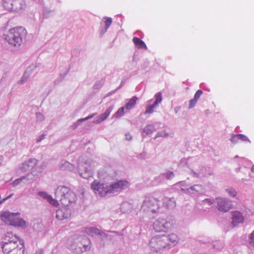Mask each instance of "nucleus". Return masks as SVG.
Masks as SVG:
<instances>
[{
	"instance_id": "1",
	"label": "nucleus",
	"mask_w": 254,
	"mask_h": 254,
	"mask_svg": "<svg viewBox=\"0 0 254 254\" xmlns=\"http://www.w3.org/2000/svg\"><path fill=\"white\" fill-rule=\"evenodd\" d=\"M129 183L126 180H121L112 183H102L95 180L91 184V188L96 194L100 197H106L117 195L129 188Z\"/></svg>"
},
{
	"instance_id": "2",
	"label": "nucleus",
	"mask_w": 254,
	"mask_h": 254,
	"mask_svg": "<svg viewBox=\"0 0 254 254\" xmlns=\"http://www.w3.org/2000/svg\"><path fill=\"white\" fill-rule=\"evenodd\" d=\"M179 242L178 236L175 234L169 235H158L151 238L149 245L151 251L160 254L164 250L176 245Z\"/></svg>"
},
{
	"instance_id": "3",
	"label": "nucleus",
	"mask_w": 254,
	"mask_h": 254,
	"mask_svg": "<svg viewBox=\"0 0 254 254\" xmlns=\"http://www.w3.org/2000/svg\"><path fill=\"white\" fill-rule=\"evenodd\" d=\"M55 196L64 206L72 207L75 204L77 200L75 193L66 186L58 187L55 190Z\"/></svg>"
},
{
	"instance_id": "4",
	"label": "nucleus",
	"mask_w": 254,
	"mask_h": 254,
	"mask_svg": "<svg viewBox=\"0 0 254 254\" xmlns=\"http://www.w3.org/2000/svg\"><path fill=\"white\" fill-rule=\"evenodd\" d=\"M90 241L86 236L75 235L68 239L69 249L73 253L81 254L90 250Z\"/></svg>"
},
{
	"instance_id": "5",
	"label": "nucleus",
	"mask_w": 254,
	"mask_h": 254,
	"mask_svg": "<svg viewBox=\"0 0 254 254\" xmlns=\"http://www.w3.org/2000/svg\"><path fill=\"white\" fill-rule=\"evenodd\" d=\"M24 32V29L21 27L12 28L5 34V39L11 46L18 47L22 43V34Z\"/></svg>"
},
{
	"instance_id": "6",
	"label": "nucleus",
	"mask_w": 254,
	"mask_h": 254,
	"mask_svg": "<svg viewBox=\"0 0 254 254\" xmlns=\"http://www.w3.org/2000/svg\"><path fill=\"white\" fill-rule=\"evenodd\" d=\"M22 241L19 240L18 238L11 233H7L1 244V248L4 254H8L15 248L17 247L18 244L21 243Z\"/></svg>"
},
{
	"instance_id": "7",
	"label": "nucleus",
	"mask_w": 254,
	"mask_h": 254,
	"mask_svg": "<svg viewBox=\"0 0 254 254\" xmlns=\"http://www.w3.org/2000/svg\"><path fill=\"white\" fill-rule=\"evenodd\" d=\"M159 200L153 196H145L141 205L140 210L146 213H157L159 209Z\"/></svg>"
},
{
	"instance_id": "8",
	"label": "nucleus",
	"mask_w": 254,
	"mask_h": 254,
	"mask_svg": "<svg viewBox=\"0 0 254 254\" xmlns=\"http://www.w3.org/2000/svg\"><path fill=\"white\" fill-rule=\"evenodd\" d=\"M78 171L80 176L84 179H89L92 176L93 162L89 160H84L81 157L78 163Z\"/></svg>"
},
{
	"instance_id": "9",
	"label": "nucleus",
	"mask_w": 254,
	"mask_h": 254,
	"mask_svg": "<svg viewBox=\"0 0 254 254\" xmlns=\"http://www.w3.org/2000/svg\"><path fill=\"white\" fill-rule=\"evenodd\" d=\"M1 218L4 222L10 225L19 227H24L26 225V222L18 217V213L6 211L1 215Z\"/></svg>"
},
{
	"instance_id": "10",
	"label": "nucleus",
	"mask_w": 254,
	"mask_h": 254,
	"mask_svg": "<svg viewBox=\"0 0 254 254\" xmlns=\"http://www.w3.org/2000/svg\"><path fill=\"white\" fill-rule=\"evenodd\" d=\"M174 222V221L171 217H159L154 222L153 229L158 232H167L172 229Z\"/></svg>"
},
{
	"instance_id": "11",
	"label": "nucleus",
	"mask_w": 254,
	"mask_h": 254,
	"mask_svg": "<svg viewBox=\"0 0 254 254\" xmlns=\"http://www.w3.org/2000/svg\"><path fill=\"white\" fill-rule=\"evenodd\" d=\"M217 208L222 212H227L231 209L232 204L231 200L227 198L219 197L216 198Z\"/></svg>"
},
{
	"instance_id": "12",
	"label": "nucleus",
	"mask_w": 254,
	"mask_h": 254,
	"mask_svg": "<svg viewBox=\"0 0 254 254\" xmlns=\"http://www.w3.org/2000/svg\"><path fill=\"white\" fill-rule=\"evenodd\" d=\"M70 212L71 210L69 207L63 206L56 211V217L58 219L63 220L68 218L70 215Z\"/></svg>"
},
{
	"instance_id": "13",
	"label": "nucleus",
	"mask_w": 254,
	"mask_h": 254,
	"mask_svg": "<svg viewBox=\"0 0 254 254\" xmlns=\"http://www.w3.org/2000/svg\"><path fill=\"white\" fill-rule=\"evenodd\" d=\"M38 164V160L35 158H30L24 162L20 167L22 172L31 170Z\"/></svg>"
},
{
	"instance_id": "14",
	"label": "nucleus",
	"mask_w": 254,
	"mask_h": 254,
	"mask_svg": "<svg viewBox=\"0 0 254 254\" xmlns=\"http://www.w3.org/2000/svg\"><path fill=\"white\" fill-rule=\"evenodd\" d=\"M155 101L154 103L151 105H147L146 107V110L145 114H151L154 112V108L158 105V104L162 102V98L161 92H158L155 95Z\"/></svg>"
},
{
	"instance_id": "15",
	"label": "nucleus",
	"mask_w": 254,
	"mask_h": 254,
	"mask_svg": "<svg viewBox=\"0 0 254 254\" xmlns=\"http://www.w3.org/2000/svg\"><path fill=\"white\" fill-rule=\"evenodd\" d=\"M182 190L186 193L197 194L203 192V188L201 185H195L188 189L182 188Z\"/></svg>"
},
{
	"instance_id": "16",
	"label": "nucleus",
	"mask_w": 254,
	"mask_h": 254,
	"mask_svg": "<svg viewBox=\"0 0 254 254\" xmlns=\"http://www.w3.org/2000/svg\"><path fill=\"white\" fill-rule=\"evenodd\" d=\"M113 105L109 106L104 113L101 114L95 119L93 123L95 124H99L105 120L109 117L110 113L113 111Z\"/></svg>"
},
{
	"instance_id": "17",
	"label": "nucleus",
	"mask_w": 254,
	"mask_h": 254,
	"mask_svg": "<svg viewBox=\"0 0 254 254\" xmlns=\"http://www.w3.org/2000/svg\"><path fill=\"white\" fill-rule=\"evenodd\" d=\"M38 195L43 199L47 200L49 203L54 206L57 207L59 205L58 200L54 199L51 195L48 194L46 192L39 191Z\"/></svg>"
},
{
	"instance_id": "18",
	"label": "nucleus",
	"mask_w": 254,
	"mask_h": 254,
	"mask_svg": "<svg viewBox=\"0 0 254 254\" xmlns=\"http://www.w3.org/2000/svg\"><path fill=\"white\" fill-rule=\"evenodd\" d=\"M232 224L234 226L243 223L244 221V217L239 211H236L232 212Z\"/></svg>"
},
{
	"instance_id": "19",
	"label": "nucleus",
	"mask_w": 254,
	"mask_h": 254,
	"mask_svg": "<svg viewBox=\"0 0 254 254\" xmlns=\"http://www.w3.org/2000/svg\"><path fill=\"white\" fill-rule=\"evenodd\" d=\"M155 130L156 128L154 124H147L142 129L141 133L142 137H144L146 135L152 133Z\"/></svg>"
},
{
	"instance_id": "20",
	"label": "nucleus",
	"mask_w": 254,
	"mask_h": 254,
	"mask_svg": "<svg viewBox=\"0 0 254 254\" xmlns=\"http://www.w3.org/2000/svg\"><path fill=\"white\" fill-rule=\"evenodd\" d=\"M175 176L174 174L172 171H167L164 173L159 175L158 177L155 178V180L158 182H161L165 178L167 180H171Z\"/></svg>"
},
{
	"instance_id": "21",
	"label": "nucleus",
	"mask_w": 254,
	"mask_h": 254,
	"mask_svg": "<svg viewBox=\"0 0 254 254\" xmlns=\"http://www.w3.org/2000/svg\"><path fill=\"white\" fill-rule=\"evenodd\" d=\"M163 203L168 209H173L176 206V202L174 198L165 197L163 200Z\"/></svg>"
},
{
	"instance_id": "22",
	"label": "nucleus",
	"mask_w": 254,
	"mask_h": 254,
	"mask_svg": "<svg viewBox=\"0 0 254 254\" xmlns=\"http://www.w3.org/2000/svg\"><path fill=\"white\" fill-rule=\"evenodd\" d=\"M132 41L135 45V46L138 49H144L145 50L147 49V47L145 44V43L139 38L134 37L132 39Z\"/></svg>"
},
{
	"instance_id": "23",
	"label": "nucleus",
	"mask_w": 254,
	"mask_h": 254,
	"mask_svg": "<svg viewBox=\"0 0 254 254\" xmlns=\"http://www.w3.org/2000/svg\"><path fill=\"white\" fill-rule=\"evenodd\" d=\"M84 231L88 235L94 237L99 233V230L94 227H86L84 228Z\"/></svg>"
},
{
	"instance_id": "24",
	"label": "nucleus",
	"mask_w": 254,
	"mask_h": 254,
	"mask_svg": "<svg viewBox=\"0 0 254 254\" xmlns=\"http://www.w3.org/2000/svg\"><path fill=\"white\" fill-rule=\"evenodd\" d=\"M120 209L123 213H128L132 209V205L128 202H124L122 203Z\"/></svg>"
},
{
	"instance_id": "25",
	"label": "nucleus",
	"mask_w": 254,
	"mask_h": 254,
	"mask_svg": "<svg viewBox=\"0 0 254 254\" xmlns=\"http://www.w3.org/2000/svg\"><path fill=\"white\" fill-rule=\"evenodd\" d=\"M19 244L20 246L18 245L17 247L15 248L8 254H23L24 251L23 242L22 241Z\"/></svg>"
},
{
	"instance_id": "26",
	"label": "nucleus",
	"mask_w": 254,
	"mask_h": 254,
	"mask_svg": "<svg viewBox=\"0 0 254 254\" xmlns=\"http://www.w3.org/2000/svg\"><path fill=\"white\" fill-rule=\"evenodd\" d=\"M138 98L134 96L131 99H130L128 102L126 103L125 105V108L126 110H129L133 108L134 106L136 104V101L137 100Z\"/></svg>"
},
{
	"instance_id": "27",
	"label": "nucleus",
	"mask_w": 254,
	"mask_h": 254,
	"mask_svg": "<svg viewBox=\"0 0 254 254\" xmlns=\"http://www.w3.org/2000/svg\"><path fill=\"white\" fill-rule=\"evenodd\" d=\"M60 168L62 170H72L74 168V166L65 160H63L61 162Z\"/></svg>"
},
{
	"instance_id": "28",
	"label": "nucleus",
	"mask_w": 254,
	"mask_h": 254,
	"mask_svg": "<svg viewBox=\"0 0 254 254\" xmlns=\"http://www.w3.org/2000/svg\"><path fill=\"white\" fill-rule=\"evenodd\" d=\"M22 183L29 184L34 181L33 175L32 174H27L26 176L21 177Z\"/></svg>"
},
{
	"instance_id": "29",
	"label": "nucleus",
	"mask_w": 254,
	"mask_h": 254,
	"mask_svg": "<svg viewBox=\"0 0 254 254\" xmlns=\"http://www.w3.org/2000/svg\"><path fill=\"white\" fill-rule=\"evenodd\" d=\"M191 173L193 174V177L199 178L200 176H205L206 173L205 172V168L203 167H201L200 169L197 171V172H194L193 171H191Z\"/></svg>"
},
{
	"instance_id": "30",
	"label": "nucleus",
	"mask_w": 254,
	"mask_h": 254,
	"mask_svg": "<svg viewBox=\"0 0 254 254\" xmlns=\"http://www.w3.org/2000/svg\"><path fill=\"white\" fill-rule=\"evenodd\" d=\"M95 115H96V113H94V114L89 115L88 116H87L86 118L80 119L78 120L77 121V122L73 124V128H76L81 123L92 118Z\"/></svg>"
},
{
	"instance_id": "31",
	"label": "nucleus",
	"mask_w": 254,
	"mask_h": 254,
	"mask_svg": "<svg viewBox=\"0 0 254 254\" xmlns=\"http://www.w3.org/2000/svg\"><path fill=\"white\" fill-rule=\"evenodd\" d=\"M170 136V133L168 132L166 130H162L158 131L154 139H156L158 137L167 138Z\"/></svg>"
},
{
	"instance_id": "32",
	"label": "nucleus",
	"mask_w": 254,
	"mask_h": 254,
	"mask_svg": "<svg viewBox=\"0 0 254 254\" xmlns=\"http://www.w3.org/2000/svg\"><path fill=\"white\" fill-rule=\"evenodd\" d=\"M225 191L231 197H235L237 195V191L233 188H229L225 189Z\"/></svg>"
},
{
	"instance_id": "33",
	"label": "nucleus",
	"mask_w": 254,
	"mask_h": 254,
	"mask_svg": "<svg viewBox=\"0 0 254 254\" xmlns=\"http://www.w3.org/2000/svg\"><path fill=\"white\" fill-rule=\"evenodd\" d=\"M125 107L120 108L117 112L113 116V118H118L122 117L124 114Z\"/></svg>"
},
{
	"instance_id": "34",
	"label": "nucleus",
	"mask_w": 254,
	"mask_h": 254,
	"mask_svg": "<svg viewBox=\"0 0 254 254\" xmlns=\"http://www.w3.org/2000/svg\"><path fill=\"white\" fill-rule=\"evenodd\" d=\"M214 203V200L213 199L211 198H206L201 201L200 204L202 205H208L210 206Z\"/></svg>"
},
{
	"instance_id": "35",
	"label": "nucleus",
	"mask_w": 254,
	"mask_h": 254,
	"mask_svg": "<svg viewBox=\"0 0 254 254\" xmlns=\"http://www.w3.org/2000/svg\"><path fill=\"white\" fill-rule=\"evenodd\" d=\"M240 134H232L230 138V141L234 144L237 143L240 140Z\"/></svg>"
},
{
	"instance_id": "36",
	"label": "nucleus",
	"mask_w": 254,
	"mask_h": 254,
	"mask_svg": "<svg viewBox=\"0 0 254 254\" xmlns=\"http://www.w3.org/2000/svg\"><path fill=\"white\" fill-rule=\"evenodd\" d=\"M249 245L254 249V230L251 234L249 237Z\"/></svg>"
},
{
	"instance_id": "37",
	"label": "nucleus",
	"mask_w": 254,
	"mask_h": 254,
	"mask_svg": "<svg viewBox=\"0 0 254 254\" xmlns=\"http://www.w3.org/2000/svg\"><path fill=\"white\" fill-rule=\"evenodd\" d=\"M21 183H22L21 179V178H18V179H16L13 182H12L11 183V185L13 187H15Z\"/></svg>"
},
{
	"instance_id": "38",
	"label": "nucleus",
	"mask_w": 254,
	"mask_h": 254,
	"mask_svg": "<svg viewBox=\"0 0 254 254\" xmlns=\"http://www.w3.org/2000/svg\"><path fill=\"white\" fill-rule=\"evenodd\" d=\"M106 28L107 29L111 25L112 23V19L110 17H106L105 21Z\"/></svg>"
},
{
	"instance_id": "39",
	"label": "nucleus",
	"mask_w": 254,
	"mask_h": 254,
	"mask_svg": "<svg viewBox=\"0 0 254 254\" xmlns=\"http://www.w3.org/2000/svg\"><path fill=\"white\" fill-rule=\"evenodd\" d=\"M197 102V101L195 99H194V98L191 99L190 101L189 108L191 109V108H193L196 104Z\"/></svg>"
},
{
	"instance_id": "40",
	"label": "nucleus",
	"mask_w": 254,
	"mask_h": 254,
	"mask_svg": "<svg viewBox=\"0 0 254 254\" xmlns=\"http://www.w3.org/2000/svg\"><path fill=\"white\" fill-rule=\"evenodd\" d=\"M202 94V91L201 90H198L195 93L193 98L198 101Z\"/></svg>"
},
{
	"instance_id": "41",
	"label": "nucleus",
	"mask_w": 254,
	"mask_h": 254,
	"mask_svg": "<svg viewBox=\"0 0 254 254\" xmlns=\"http://www.w3.org/2000/svg\"><path fill=\"white\" fill-rule=\"evenodd\" d=\"M240 140H241L242 141H248L249 142H251L250 140L246 135L243 134H240Z\"/></svg>"
},
{
	"instance_id": "42",
	"label": "nucleus",
	"mask_w": 254,
	"mask_h": 254,
	"mask_svg": "<svg viewBox=\"0 0 254 254\" xmlns=\"http://www.w3.org/2000/svg\"><path fill=\"white\" fill-rule=\"evenodd\" d=\"M36 118H37V119L40 122H41L44 120V116L43 115V114H42L41 113H37L36 114Z\"/></svg>"
},
{
	"instance_id": "43",
	"label": "nucleus",
	"mask_w": 254,
	"mask_h": 254,
	"mask_svg": "<svg viewBox=\"0 0 254 254\" xmlns=\"http://www.w3.org/2000/svg\"><path fill=\"white\" fill-rule=\"evenodd\" d=\"M98 235L101 236V239L102 240H105L106 238H107V237H108L107 234H106V233L101 231L100 230H99V233H98Z\"/></svg>"
},
{
	"instance_id": "44",
	"label": "nucleus",
	"mask_w": 254,
	"mask_h": 254,
	"mask_svg": "<svg viewBox=\"0 0 254 254\" xmlns=\"http://www.w3.org/2000/svg\"><path fill=\"white\" fill-rule=\"evenodd\" d=\"M123 84H124V82H123V81H122V82H121V84L120 86H119V87H118L116 90H114V91H112V92H111L108 93L107 94V95H106V96H110V95H111V94L115 93V92H116L117 90L119 89L121 87V86L123 85Z\"/></svg>"
},
{
	"instance_id": "45",
	"label": "nucleus",
	"mask_w": 254,
	"mask_h": 254,
	"mask_svg": "<svg viewBox=\"0 0 254 254\" xmlns=\"http://www.w3.org/2000/svg\"><path fill=\"white\" fill-rule=\"evenodd\" d=\"M45 135L44 134L40 135L37 139L36 142L38 143L40 142L42 140H43L45 138Z\"/></svg>"
},
{
	"instance_id": "46",
	"label": "nucleus",
	"mask_w": 254,
	"mask_h": 254,
	"mask_svg": "<svg viewBox=\"0 0 254 254\" xmlns=\"http://www.w3.org/2000/svg\"><path fill=\"white\" fill-rule=\"evenodd\" d=\"M125 135L126 140H131L132 139V136L129 133H126Z\"/></svg>"
},
{
	"instance_id": "47",
	"label": "nucleus",
	"mask_w": 254,
	"mask_h": 254,
	"mask_svg": "<svg viewBox=\"0 0 254 254\" xmlns=\"http://www.w3.org/2000/svg\"><path fill=\"white\" fill-rule=\"evenodd\" d=\"M13 193H11L10 194H9L8 196H7L6 198H3L1 201H0V203H3V202H4L5 200H6L7 199L11 198L12 196H13Z\"/></svg>"
},
{
	"instance_id": "48",
	"label": "nucleus",
	"mask_w": 254,
	"mask_h": 254,
	"mask_svg": "<svg viewBox=\"0 0 254 254\" xmlns=\"http://www.w3.org/2000/svg\"><path fill=\"white\" fill-rule=\"evenodd\" d=\"M180 188H181V190H182V188H185V189L189 188L188 187V186H187L186 185H185V183L184 182L180 183Z\"/></svg>"
},
{
	"instance_id": "49",
	"label": "nucleus",
	"mask_w": 254,
	"mask_h": 254,
	"mask_svg": "<svg viewBox=\"0 0 254 254\" xmlns=\"http://www.w3.org/2000/svg\"><path fill=\"white\" fill-rule=\"evenodd\" d=\"M181 109V107L180 106H178V107H176V108H175L174 109V111H175V113H177Z\"/></svg>"
},
{
	"instance_id": "50",
	"label": "nucleus",
	"mask_w": 254,
	"mask_h": 254,
	"mask_svg": "<svg viewBox=\"0 0 254 254\" xmlns=\"http://www.w3.org/2000/svg\"><path fill=\"white\" fill-rule=\"evenodd\" d=\"M35 254H43V251L42 250H39Z\"/></svg>"
},
{
	"instance_id": "51",
	"label": "nucleus",
	"mask_w": 254,
	"mask_h": 254,
	"mask_svg": "<svg viewBox=\"0 0 254 254\" xmlns=\"http://www.w3.org/2000/svg\"><path fill=\"white\" fill-rule=\"evenodd\" d=\"M2 160H3L2 156H0V165H1V164H2Z\"/></svg>"
},
{
	"instance_id": "52",
	"label": "nucleus",
	"mask_w": 254,
	"mask_h": 254,
	"mask_svg": "<svg viewBox=\"0 0 254 254\" xmlns=\"http://www.w3.org/2000/svg\"><path fill=\"white\" fill-rule=\"evenodd\" d=\"M251 171L254 173V165L251 168Z\"/></svg>"
},
{
	"instance_id": "53",
	"label": "nucleus",
	"mask_w": 254,
	"mask_h": 254,
	"mask_svg": "<svg viewBox=\"0 0 254 254\" xmlns=\"http://www.w3.org/2000/svg\"><path fill=\"white\" fill-rule=\"evenodd\" d=\"M23 81H24V80H20V81L18 82V83H19V84H23Z\"/></svg>"
},
{
	"instance_id": "54",
	"label": "nucleus",
	"mask_w": 254,
	"mask_h": 254,
	"mask_svg": "<svg viewBox=\"0 0 254 254\" xmlns=\"http://www.w3.org/2000/svg\"><path fill=\"white\" fill-rule=\"evenodd\" d=\"M140 156H141V154H140V155H139V156H138V158H140L141 157H140Z\"/></svg>"
},
{
	"instance_id": "55",
	"label": "nucleus",
	"mask_w": 254,
	"mask_h": 254,
	"mask_svg": "<svg viewBox=\"0 0 254 254\" xmlns=\"http://www.w3.org/2000/svg\"><path fill=\"white\" fill-rule=\"evenodd\" d=\"M151 101H152V99L149 100L148 101V102H151Z\"/></svg>"
}]
</instances>
